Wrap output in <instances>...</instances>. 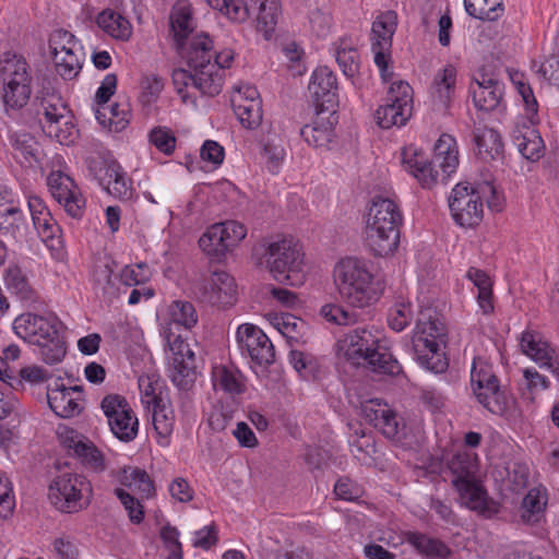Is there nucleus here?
<instances>
[{
    "instance_id": "nucleus-34",
    "label": "nucleus",
    "mask_w": 559,
    "mask_h": 559,
    "mask_svg": "<svg viewBox=\"0 0 559 559\" xmlns=\"http://www.w3.org/2000/svg\"><path fill=\"white\" fill-rule=\"evenodd\" d=\"M547 500L545 488H531L521 503V520L530 525L538 523L544 518Z\"/></svg>"
},
{
    "instance_id": "nucleus-12",
    "label": "nucleus",
    "mask_w": 559,
    "mask_h": 559,
    "mask_svg": "<svg viewBox=\"0 0 559 559\" xmlns=\"http://www.w3.org/2000/svg\"><path fill=\"white\" fill-rule=\"evenodd\" d=\"M413 88L405 81L392 82L386 93L385 103L374 112L377 124L382 129L402 127L412 117Z\"/></svg>"
},
{
    "instance_id": "nucleus-42",
    "label": "nucleus",
    "mask_w": 559,
    "mask_h": 559,
    "mask_svg": "<svg viewBox=\"0 0 559 559\" xmlns=\"http://www.w3.org/2000/svg\"><path fill=\"white\" fill-rule=\"evenodd\" d=\"M467 14L474 19L495 22L504 13L502 0H464Z\"/></svg>"
},
{
    "instance_id": "nucleus-9",
    "label": "nucleus",
    "mask_w": 559,
    "mask_h": 559,
    "mask_svg": "<svg viewBox=\"0 0 559 559\" xmlns=\"http://www.w3.org/2000/svg\"><path fill=\"white\" fill-rule=\"evenodd\" d=\"M92 491V485L84 475L62 471L50 483L48 498L57 510L74 513L90 504Z\"/></svg>"
},
{
    "instance_id": "nucleus-23",
    "label": "nucleus",
    "mask_w": 559,
    "mask_h": 559,
    "mask_svg": "<svg viewBox=\"0 0 559 559\" xmlns=\"http://www.w3.org/2000/svg\"><path fill=\"white\" fill-rule=\"evenodd\" d=\"M366 419L389 439L399 438L400 420L394 411L379 400H370L362 406Z\"/></svg>"
},
{
    "instance_id": "nucleus-24",
    "label": "nucleus",
    "mask_w": 559,
    "mask_h": 559,
    "mask_svg": "<svg viewBox=\"0 0 559 559\" xmlns=\"http://www.w3.org/2000/svg\"><path fill=\"white\" fill-rule=\"evenodd\" d=\"M201 71H189L185 69H175L171 74L173 84L178 94L185 99V90L189 86H193L199 90L203 95L216 96L219 94V82L221 78L214 74L213 79H209Z\"/></svg>"
},
{
    "instance_id": "nucleus-59",
    "label": "nucleus",
    "mask_w": 559,
    "mask_h": 559,
    "mask_svg": "<svg viewBox=\"0 0 559 559\" xmlns=\"http://www.w3.org/2000/svg\"><path fill=\"white\" fill-rule=\"evenodd\" d=\"M24 224V216L20 207L10 206L0 212V234L15 236Z\"/></svg>"
},
{
    "instance_id": "nucleus-13",
    "label": "nucleus",
    "mask_w": 559,
    "mask_h": 559,
    "mask_svg": "<svg viewBox=\"0 0 559 559\" xmlns=\"http://www.w3.org/2000/svg\"><path fill=\"white\" fill-rule=\"evenodd\" d=\"M396 27L397 14L392 10L377 15L371 26L370 40L371 50L374 53V64L378 67L384 82L390 81L393 76L389 63L391 62L392 39Z\"/></svg>"
},
{
    "instance_id": "nucleus-31",
    "label": "nucleus",
    "mask_w": 559,
    "mask_h": 559,
    "mask_svg": "<svg viewBox=\"0 0 559 559\" xmlns=\"http://www.w3.org/2000/svg\"><path fill=\"white\" fill-rule=\"evenodd\" d=\"M63 443L66 448L73 450V454L85 467L97 473L105 469L106 464L104 454L90 440H76L71 437L67 438Z\"/></svg>"
},
{
    "instance_id": "nucleus-2",
    "label": "nucleus",
    "mask_w": 559,
    "mask_h": 559,
    "mask_svg": "<svg viewBox=\"0 0 559 559\" xmlns=\"http://www.w3.org/2000/svg\"><path fill=\"white\" fill-rule=\"evenodd\" d=\"M334 281L341 297L356 308L374 304L383 292L367 263L357 258L342 259L334 267Z\"/></svg>"
},
{
    "instance_id": "nucleus-16",
    "label": "nucleus",
    "mask_w": 559,
    "mask_h": 559,
    "mask_svg": "<svg viewBox=\"0 0 559 559\" xmlns=\"http://www.w3.org/2000/svg\"><path fill=\"white\" fill-rule=\"evenodd\" d=\"M171 356L168 358V377L179 390H190L198 377L195 354L180 336L169 342Z\"/></svg>"
},
{
    "instance_id": "nucleus-55",
    "label": "nucleus",
    "mask_w": 559,
    "mask_h": 559,
    "mask_svg": "<svg viewBox=\"0 0 559 559\" xmlns=\"http://www.w3.org/2000/svg\"><path fill=\"white\" fill-rule=\"evenodd\" d=\"M289 362L301 378L309 380L316 377L318 361L312 355L292 349L289 352Z\"/></svg>"
},
{
    "instance_id": "nucleus-61",
    "label": "nucleus",
    "mask_w": 559,
    "mask_h": 559,
    "mask_svg": "<svg viewBox=\"0 0 559 559\" xmlns=\"http://www.w3.org/2000/svg\"><path fill=\"white\" fill-rule=\"evenodd\" d=\"M171 318L175 323L183 325L186 329H191L198 322L194 306L189 301H175L171 307Z\"/></svg>"
},
{
    "instance_id": "nucleus-1",
    "label": "nucleus",
    "mask_w": 559,
    "mask_h": 559,
    "mask_svg": "<svg viewBox=\"0 0 559 559\" xmlns=\"http://www.w3.org/2000/svg\"><path fill=\"white\" fill-rule=\"evenodd\" d=\"M403 215L396 202L374 197L367 214L366 246L376 257L393 253L400 243Z\"/></svg>"
},
{
    "instance_id": "nucleus-11",
    "label": "nucleus",
    "mask_w": 559,
    "mask_h": 559,
    "mask_svg": "<svg viewBox=\"0 0 559 559\" xmlns=\"http://www.w3.org/2000/svg\"><path fill=\"white\" fill-rule=\"evenodd\" d=\"M254 254L260 255V264H265L274 278L281 283L289 281L290 273L300 271L304 257L299 245L286 238L263 241L254 248Z\"/></svg>"
},
{
    "instance_id": "nucleus-22",
    "label": "nucleus",
    "mask_w": 559,
    "mask_h": 559,
    "mask_svg": "<svg viewBox=\"0 0 559 559\" xmlns=\"http://www.w3.org/2000/svg\"><path fill=\"white\" fill-rule=\"evenodd\" d=\"M462 506L477 511L481 515L491 516L498 513V507L488 497V492L478 478L473 480H452Z\"/></svg>"
},
{
    "instance_id": "nucleus-30",
    "label": "nucleus",
    "mask_w": 559,
    "mask_h": 559,
    "mask_svg": "<svg viewBox=\"0 0 559 559\" xmlns=\"http://www.w3.org/2000/svg\"><path fill=\"white\" fill-rule=\"evenodd\" d=\"M33 225L38 237L51 251L52 255L59 257L63 249L62 230L51 213L45 212L43 216H36L33 219Z\"/></svg>"
},
{
    "instance_id": "nucleus-51",
    "label": "nucleus",
    "mask_w": 559,
    "mask_h": 559,
    "mask_svg": "<svg viewBox=\"0 0 559 559\" xmlns=\"http://www.w3.org/2000/svg\"><path fill=\"white\" fill-rule=\"evenodd\" d=\"M117 75L115 73H108L98 90L95 94V102L98 105V108L95 110V117L99 121V123H106V110L108 108L107 103L110 97L115 94L117 88Z\"/></svg>"
},
{
    "instance_id": "nucleus-27",
    "label": "nucleus",
    "mask_w": 559,
    "mask_h": 559,
    "mask_svg": "<svg viewBox=\"0 0 559 559\" xmlns=\"http://www.w3.org/2000/svg\"><path fill=\"white\" fill-rule=\"evenodd\" d=\"M403 537L419 555L427 558L448 559L452 555V550L444 542L425 533L407 531Z\"/></svg>"
},
{
    "instance_id": "nucleus-50",
    "label": "nucleus",
    "mask_w": 559,
    "mask_h": 559,
    "mask_svg": "<svg viewBox=\"0 0 559 559\" xmlns=\"http://www.w3.org/2000/svg\"><path fill=\"white\" fill-rule=\"evenodd\" d=\"M52 59L57 73L64 80L75 79L82 69L81 50H66Z\"/></svg>"
},
{
    "instance_id": "nucleus-8",
    "label": "nucleus",
    "mask_w": 559,
    "mask_h": 559,
    "mask_svg": "<svg viewBox=\"0 0 559 559\" xmlns=\"http://www.w3.org/2000/svg\"><path fill=\"white\" fill-rule=\"evenodd\" d=\"M32 108L36 117L43 115L44 121L38 118L43 132L58 141L60 144L69 145L76 139L78 130L71 117L68 105L56 94L39 96L36 95Z\"/></svg>"
},
{
    "instance_id": "nucleus-6",
    "label": "nucleus",
    "mask_w": 559,
    "mask_h": 559,
    "mask_svg": "<svg viewBox=\"0 0 559 559\" xmlns=\"http://www.w3.org/2000/svg\"><path fill=\"white\" fill-rule=\"evenodd\" d=\"M447 344V330L439 319L428 318L427 321L418 320L412 345L417 361L435 373H442L449 367V360L444 348Z\"/></svg>"
},
{
    "instance_id": "nucleus-35",
    "label": "nucleus",
    "mask_w": 559,
    "mask_h": 559,
    "mask_svg": "<svg viewBox=\"0 0 559 559\" xmlns=\"http://www.w3.org/2000/svg\"><path fill=\"white\" fill-rule=\"evenodd\" d=\"M258 10L257 29L263 33L266 40L271 39L277 25L281 4L277 0H250Z\"/></svg>"
},
{
    "instance_id": "nucleus-20",
    "label": "nucleus",
    "mask_w": 559,
    "mask_h": 559,
    "mask_svg": "<svg viewBox=\"0 0 559 559\" xmlns=\"http://www.w3.org/2000/svg\"><path fill=\"white\" fill-rule=\"evenodd\" d=\"M47 185L53 199L63 205L71 217L83 216L85 199L70 176L61 171H52L47 178Z\"/></svg>"
},
{
    "instance_id": "nucleus-63",
    "label": "nucleus",
    "mask_w": 559,
    "mask_h": 559,
    "mask_svg": "<svg viewBox=\"0 0 559 559\" xmlns=\"http://www.w3.org/2000/svg\"><path fill=\"white\" fill-rule=\"evenodd\" d=\"M49 47L52 56L61 55L66 50H81L74 35L64 29H58L51 35Z\"/></svg>"
},
{
    "instance_id": "nucleus-56",
    "label": "nucleus",
    "mask_w": 559,
    "mask_h": 559,
    "mask_svg": "<svg viewBox=\"0 0 559 559\" xmlns=\"http://www.w3.org/2000/svg\"><path fill=\"white\" fill-rule=\"evenodd\" d=\"M104 189L120 200H130L133 195L132 180L127 177L121 166L112 174L111 182L104 186Z\"/></svg>"
},
{
    "instance_id": "nucleus-32",
    "label": "nucleus",
    "mask_w": 559,
    "mask_h": 559,
    "mask_svg": "<svg viewBox=\"0 0 559 559\" xmlns=\"http://www.w3.org/2000/svg\"><path fill=\"white\" fill-rule=\"evenodd\" d=\"M456 68L453 64H447L439 70L433 79V98L436 105L439 104L444 111L450 107L455 92Z\"/></svg>"
},
{
    "instance_id": "nucleus-48",
    "label": "nucleus",
    "mask_w": 559,
    "mask_h": 559,
    "mask_svg": "<svg viewBox=\"0 0 559 559\" xmlns=\"http://www.w3.org/2000/svg\"><path fill=\"white\" fill-rule=\"evenodd\" d=\"M12 147L14 150V157L19 163L28 166L39 163L38 143L32 135L27 133L16 134L12 139Z\"/></svg>"
},
{
    "instance_id": "nucleus-39",
    "label": "nucleus",
    "mask_w": 559,
    "mask_h": 559,
    "mask_svg": "<svg viewBox=\"0 0 559 559\" xmlns=\"http://www.w3.org/2000/svg\"><path fill=\"white\" fill-rule=\"evenodd\" d=\"M301 138L313 147H325L334 136V122L317 118L311 124L300 129Z\"/></svg>"
},
{
    "instance_id": "nucleus-28",
    "label": "nucleus",
    "mask_w": 559,
    "mask_h": 559,
    "mask_svg": "<svg viewBox=\"0 0 559 559\" xmlns=\"http://www.w3.org/2000/svg\"><path fill=\"white\" fill-rule=\"evenodd\" d=\"M3 280L10 294L20 301L32 305L38 300L37 292L33 288L28 277L19 265H9L4 271Z\"/></svg>"
},
{
    "instance_id": "nucleus-40",
    "label": "nucleus",
    "mask_w": 559,
    "mask_h": 559,
    "mask_svg": "<svg viewBox=\"0 0 559 559\" xmlns=\"http://www.w3.org/2000/svg\"><path fill=\"white\" fill-rule=\"evenodd\" d=\"M335 59L346 78L353 79L359 72L360 56L349 39L338 40L335 47Z\"/></svg>"
},
{
    "instance_id": "nucleus-37",
    "label": "nucleus",
    "mask_w": 559,
    "mask_h": 559,
    "mask_svg": "<svg viewBox=\"0 0 559 559\" xmlns=\"http://www.w3.org/2000/svg\"><path fill=\"white\" fill-rule=\"evenodd\" d=\"M119 483L136 490L141 498H151L155 493V486L145 469L126 466L118 473Z\"/></svg>"
},
{
    "instance_id": "nucleus-54",
    "label": "nucleus",
    "mask_w": 559,
    "mask_h": 559,
    "mask_svg": "<svg viewBox=\"0 0 559 559\" xmlns=\"http://www.w3.org/2000/svg\"><path fill=\"white\" fill-rule=\"evenodd\" d=\"M413 307L411 302H395L388 312V325L395 332L403 331L413 320Z\"/></svg>"
},
{
    "instance_id": "nucleus-57",
    "label": "nucleus",
    "mask_w": 559,
    "mask_h": 559,
    "mask_svg": "<svg viewBox=\"0 0 559 559\" xmlns=\"http://www.w3.org/2000/svg\"><path fill=\"white\" fill-rule=\"evenodd\" d=\"M148 141L165 155H171L176 148V136L167 127L153 128L150 131Z\"/></svg>"
},
{
    "instance_id": "nucleus-3",
    "label": "nucleus",
    "mask_w": 559,
    "mask_h": 559,
    "mask_svg": "<svg viewBox=\"0 0 559 559\" xmlns=\"http://www.w3.org/2000/svg\"><path fill=\"white\" fill-rule=\"evenodd\" d=\"M57 323L56 317L24 312L14 319L12 329L24 342L39 347L41 359L47 365H55L61 362L67 354L66 342Z\"/></svg>"
},
{
    "instance_id": "nucleus-44",
    "label": "nucleus",
    "mask_w": 559,
    "mask_h": 559,
    "mask_svg": "<svg viewBox=\"0 0 559 559\" xmlns=\"http://www.w3.org/2000/svg\"><path fill=\"white\" fill-rule=\"evenodd\" d=\"M231 106L243 128L254 130L261 124L263 117L261 100H231Z\"/></svg>"
},
{
    "instance_id": "nucleus-26",
    "label": "nucleus",
    "mask_w": 559,
    "mask_h": 559,
    "mask_svg": "<svg viewBox=\"0 0 559 559\" xmlns=\"http://www.w3.org/2000/svg\"><path fill=\"white\" fill-rule=\"evenodd\" d=\"M213 57V41L209 35L201 33L193 36L185 55L189 68L198 73L210 72L211 69L217 68L212 64Z\"/></svg>"
},
{
    "instance_id": "nucleus-29",
    "label": "nucleus",
    "mask_w": 559,
    "mask_h": 559,
    "mask_svg": "<svg viewBox=\"0 0 559 559\" xmlns=\"http://www.w3.org/2000/svg\"><path fill=\"white\" fill-rule=\"evenodd\" d=\"M477 155L485 162L503 158L504 145L498 131L483 127L474 131Z\"/></svg>"
},
{
    "instance_id": "nucleus-49",
    "label": "nucleus",
    "mask_w": 559,
    "mask_h": 559,
    "mask_svg": "<svg viewBox=\"0 0 559 559\" xmlns=\"http://www.w3.org/2000/svg\"><path fill=\"white\" fill-rule=\"evenodd\" d=\"M515 141L519 152L524 158L535 162L543 157L544 141L536 130L527 129L524 134L516 136Z\"/></svg>"
},
{
    "instance_id": "nucleus-4",
    "label": "nucleus",
    "mask_w": 559,
    "mask_h": 559,
    "mask_svg": "<svg viewBox=\"0 0 559 559\" xmlns=\"http://www.w3.org/2000/svg\"><path fill=\"white\" fill-rule=\"evenodd\" d=\"M402 162L424 189H431L438 181L439 173L436 167L449 177L459 165L455 139L449 134H442L435 144L432 160H429L423 152L408 147L402 152Z\"/></svg>"
},
{
    "instance_id": "nucleus-7",
    "label": "nucleus",
    "mask_w": 559,
    "mask_h": 559,
    "mask_svg": "<svg viewBox=\"0 0 559 559\" xmlns=\"http://www.w3.org/2000/svg\"><path fill=\"white\" fill-rule=\"evenodd\" d=\"M26 59L14 51L0 55L1 98L7 109L20 110L32 95V75Z\"/></svg>"
},
{
    "instance_id": "nucleus-62",
    "label": "nucleus",
    "mask_w": 559,
    "mask_h": 559,
    "mask_svg": "<svg viewBox=\"0 0 559 559\" xmlns=\"http://www.w3.org/2000/svg\"><path fill=\"white\" fill-rule=\"evenodd\" d=\"M110 431L114 436L122 442L133 441L139 431V420L136 416L131 417L130 420L124 418L115 419L114 423L109 424Z\"/></svg>"
},
{
    "instance_id": "nucleus-15",
    "label": "nucleus",
    "mask_w": 559,
    "mask_h": 559,
    "mask_svg": "<svg viewBox=\"0 0 559 559\" xmlns=\"http://www.w3.org/2000/svg\"><path fill=\"white\" fill-rule=\"evenodd\" d=\"M469 94L478 110L492 111L502 105L504 84L490 66H483L476 70L469 84Z\"/></svg>"
},
{
    "instance_id": "nucleus-58",
    "label": "nucleus",
    "mask_w": 559,
    "mask_h": 559,
    "mask_svg": "<svg viewBox=\"0 0 559 559\" xmlns=\"http://www.w3.org/2000/svg\"><path fill=\"white\" fill-rule=\"evenodd\" d=\"M275 324L284 336L295 341L304 334V331L307 328L304 320L290 313H282L281 317L276 318Z\"/></svg>"
},
{
    "instance_id": "nucleus-5",
    "label": "nucleus",
    "mask_w": 559,
    "mask_h": 559,
    "mask_svg": "<svg viewBox=\"0 0 559 559\" xmlns=\"http://www.w3.org/2000/svg\"><path fill=\"white\" fill-rule=\"evenodd\" d=\"M345 356L355 365H366L373 372L399 376L401 364L388 347L379 344V338L368 329L357 328L345 335Z\"/></svg>"
},
{
    "instance_id": "nucleus-21",
    "label": "nucleus",
    "mask_w": 559,
    "mask_h": 559,
    "mask_svg": "<svg viewBox=\"0 0 559 559\" xmlns=\"http://www.w3.org/2000/svg\"><path fill=\"white\" fill-rule=\"evenodd\" d=\"M522 352L542 368L559 378V350L535 331H525L520 340Z\"/></svg>"
},
{
    "instance_id": "nucleus-18",
    "label": "nucleus",
    "mask_w": 559,
    "mask_h": 559,
    "mask_svg": "<svg viewBox=\"0 0 559 559\" xmlns=\"http://www.w3.org/2000/svg\"><path fill=\"white\" fill-rule=\"evenodd\" d=\"M308 91L317 115L333 116L338 106V84L335 73L326 66L318 67L311 75Z\"/></svg>"
},
{
    "instance_id": "nucleus-38",
    "label": "nucleus",
    "mask_w": 559,
    "mask_h": 559,
    "mask_svg": "<svg viewBox=\"0 0 559 559\" xmlns=\"http://www.w3.org/2000/svg\"><path fill=\"white\" fill-rule=\"evenodd\" d=\"M467 277L477 288V302L484 314H490L495 310L492 282L487 273L476 267H469Z\"/></svg>"
},
{
    "instance_id": "nucleus-43",
    "label": "nucleus",
    "mask_w": 559,
    "mask_h": 559,
    "mask_svg": "<svg viewBox=\"0 0 559 559\" xmlns=\"http://www.w3.org/2000/svg\"><path fill=\"white\" fill-rule=\"evenodd\" d=\"M199 246L205 254L216 261H221L229 251L219 224H214L206 229L199 239Z\"/></svg>"
},
{
    "instance_id": "nucleus-14",
    "label": "nucleus",
    "mask_w": 559,
    "mask_h": 559,
    "mask_svg": "<svg viewBox=\"0 0 559 559\" xmlns=\"http://www.w3.org/2000/svg\"><path fill=\"white\" fill-rule=\"evenodd\" d=\"M449 207L454 222L462 227H475L483 221L480 191L468 182H460L452 189Z\"/></svg>"
},
{
    "instance_id": "nucleus-17",
    "label": "nucleus",
    "mask_w": 559,
    "mask_h": 559,
    "mask_svg": "<svg viewBox=\"0 0 559 559\" xmlns=\"http://www.w3.org/2000/svg\"><path fill=\"white\" fill-rule=\"evenodd\" d=\"M195 298L205 305L226 308L236 301V283L225 271H214L194 287Z\"/></svg>"
},
{
    "instance_id": "nucleus-10",
    "label": "nucleus",
    "mask_w": 559,
    "mask_h": 559,
    "mask_svg": "<svg viewBox=\"0 0 559 559\" xmlns=\"http://www.w3.org/2000/svg\"><path fill=\"white\" fill-rule=\"evenodd\" d=\"M471 385L477 401L491 414L503 416L513 403V399L501 390L492 366L480 357L473 360Z\"/></svg>"
},
{
    "instance_id": "nucleus-53",
    "label": "nucleus",
    "mask_w": 559,
    "mask_h": 559,
    "mask_svg": "<svg viewBox=\"0 0 559 559\" xmlns=\"http://www.w3.org/2000/svg\"><path fill=\"white\" fill-rule=\"evenodd\" d=\"M152 272L147 263L128 264L119 273V280L124 286H139L150 281Z\"/></svg>"
},
{
    "instance_id": "nucleus-36",
    "label": "nucleus",
    "mask_w": 559,
    "mask_h": 559,
    "mask_svg": "<svg viewBox=\"0 0 559 559\" xmlns=\"http://www.w3.org/2000/svg\"><path fill=\"white\" fill-rule=\"evenodd\" d=\"M175 425V414L170 405L163 399H155L153 406V426L157 433V443L162 447L169 444V437Z\"/></svg>"
},
{
    "instance_id": "nucleus-46",
    "label": "nucleus",
    "mask_w": 559,
    "mask_h": 559,
    "mask_svg": "<svg viewBox=\"0 0 559 559\" xmlns=\"http://www.w3.org/2000/svg\"><path fill=\"white\" fill-rule=\"evenodd\" d=\"M100 408L108 420V425L114 423L115 419L124 418L130 420L131 417L135 416L127 399L116 393L104 396L100 402Z\"/></svg>"
},
{
    "instance_id": "nucleus-64",
    "label": "nucleus",
    "mask_w": 559,
    "mask_h": 559,
    "mask_svg": "<svg viewBox=\"0 0 559 559\" xmlns=\"http://www.w3.org/2000/svg\"><path fill=\"white\" fill-rule=\"evenodd\" d=\"M216 383L229 394H241L246 386L240 380V374L222 367L216 373Z\"/></svg>"
},
{
    "instance_id": "nucleus-52",
    "label": "nucleus",
    "mask_w": 559,
    "mask_h": 559,
    "mask_svg": "<svg viewBox=\"0 0 559 559\" xmlns=\"http://www.w3.org/2000/svg\"><path fill=\"white\" fill-rule=\"evenodd\" d=\"M320 314L335 325H352L358 321V313L338 304H326L321 307Z\"/></svg>"
},
{
    "instance_id": "nucleus-19",
    "label": "nucleus",
    "mask_w": 559,
    "mask_h": 559,
    "mask_svg": "<svg viewBox=\"0 0 559 559\" xmlns=\"http://www.w3.org/2000/svg\"><path fill=\"white\" fill-rule=\"evenodd\" d=\"M236 338L241 354L248 355L259 366H270L274 362L273 344L258 326L250 323L239 325Z\"/></svg>"
},
{
    "instance_id": "nucleus-33",
    "label": "nucleus",
    "mask_w": 559,
    "mask_h": 559,
    "mask_svg": "<svg viewBox=\"0 0 559 559\" xmlns=\"http://www.w3.org/2000/svg\"><path fill=\"white\" fill-rule=\"evenodd\" d=\"M96 24L110 37L126 41L131 37L132 26L128 19L112 9H105L96 16Z\"/></svg>"
},
{
    "instance_id": "nucleus-47",
    "label": "nucleus",
    "mask_w": 559,
    "mask_h": 559,
    "mask_svg": "<svg viewBox=\"0 0 559 559\" xmlns=\"http://www.w3.org/2000/svg\"><path fill=\"white\" fill-rule=\"evenodd\" d=\"M86 163L90 176L103 188L111 182L112 174L117 171L120 166L116 159L104 156L88 157Z\"/></svg>"
},
{
    "instance_id": "nucleus-25",
    "label": "nucleus",
    "mask_w": 559,
    "mask_h": 559,
    "mask_svg": "<svg viewBox=\"0 0 559 559\" xmlns=\"http://www.w3.org/2000/svg\"><path fill=\"white\" fill-rule=\"evenodd\" d=\"M47 402L50 409L61 418H72L80 415L84 409V403L78 397L71 396L61 379L55 381L53 386L47 388Z\"/></svg>"
},
{
    "instance_id": "nucleus-41",
    "label": "nucleus",
    "mask_w": 559,
    "mask_h": 559,
    "mask_svg": "<svg viewBox=\"0 0 559 559\" xmlns=\"http://www.w3.org/2000/svg\"><path fill=\"white\" fill-rule=\"evenodd\" d=\"M192 13L188 5H175L170 14V31L177 48L182 49L183 41L192 32Z\"/></svg>"
},
{
    "instance_id": "nucleus-60",
    "label": "nucleus",
    "mask_w": 559,
    "mask_h": 559,
    "mask_svg": "<svg viewBox=\"0 0 559 559\" xmlns=\"http://www.w3.org/2000/svg\"><path fill=\"white\" fill-rule=\"evenodd\" d=\"M115 495L120 500V502L124 507V509L127 510L130 521L134 524L142 523L144 520L145 513H144V507L140 502V500L134 498L132 495H130L122 488H116Z\"/></svg>"
},
{
    "instance_id": "nucleus-45",
    "label": "nucleus",
    "mask_w": 559,
    "mask_h": 559,
    "mask_svg": "<svg viewBox=\"0 0 559 559\" xmlns=\"http://www.w3.org/2000/svg\"><path fill=\"white\" fill-rule=\"evenodd\" d=\"M448 466L454 476L452 480H473L477 478L478 463L475 454L459 452L450 459Z\"/></svg>"
}]
</instances>
